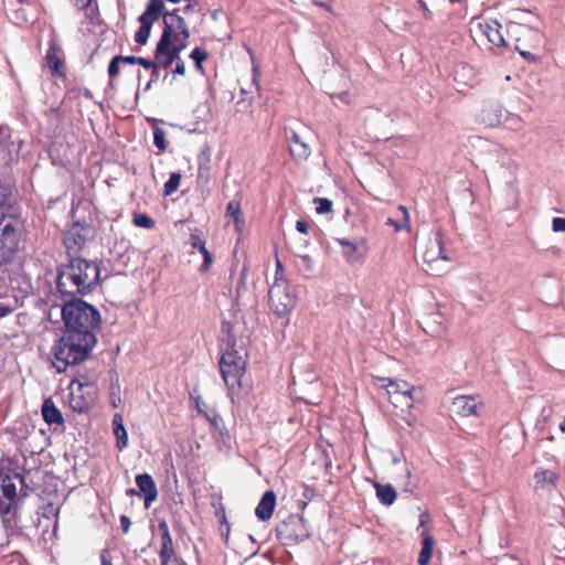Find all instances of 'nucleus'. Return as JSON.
<instances>
[{
    "label": "nucleus",
    "mask_w": 565,
    "mask_h": 565,
    "mask_svg": "<svg viewBox=\"0 0 565 565\" xmlns=\"http://www.w3.org/2000/svg\"><path fill=\"white\" fill-rule=\"evenodd\" d=\"M100 268L97 262L70 256L57 267L56 288L62 296L76 298L87 295L100 284Z\"/></svg>",
    "instance_id": "obj_1"
},
{
    "label": "nucleus",
    "mask_w": 565,
    "mask_h": 565,
    "mask_svg": "<svg viewBox=\"0 0 565 565\" xmlns=\"http://www.w3.org/2000/svg\"><path fill=\"white\" fill-rule=\"evenodd\" d=\"M97 343L96 333L63 330L62 337L52 347L54 366L58 373L70 365L86 361Z\"/></svg>",
    "instance_id": "obj_2"
},
{
    "label": "nucleus",
    "mask_w": 565,
    "mask_h": 565,
    "mask_svg": "<svg viewBox=\"0 0 565 565\" xmlns=\"http://www.w3.org/2000/svg\"><path fill=\"white\" fill-rule=\"evenodd\" d=\"M247 356L244 343L237 344L236 339L228 333L226 347L220 360V370L232 399H234V396L238 394L242 387V377L246 370Z\"/></svg>",
    "instance_id": "obj_3"
},
{
    "label": "nucleus",
    "mask_w": 565,
    "mask_h": 565,
    "mask_svg": "<svg viewBox=\"0 0 565 565\" xmlns=\"http://www.w3.org/2000/svg\"><path fill=\"white\" fill-rule=\"evenodd\" d=\"M180 9H173V13L164 17L162 34L157 42L158 54L162 55L170 67L173 61L179 60L181 52L188 46L190 30Z\"/></svg>",
    "instance_id": "obj_4"
},
{
    "label": "nucleus",
    "mask_w": 565,
    "mask_h": 565,
    "mask_svg": "<svg viewBox=\"0 0 565 565\" xmlns=\"http://www.w3.org/2000/svg\"><path fill=\"white\" fill-rule=\"evenodd\" d=\"M30 487L23 475L12 470L0 469V518H17L23 500L30 494Z\"/></svg>",
    "instance_id": "obj_5"
},
{
    "label": "nucleus",
    "mask_w": 565,
    "mask_h": 565,
    "mask_svg": "<svg viewBox=\"0 0 565 565\" xmlns=\"http://www.w3.org/2000/svg\"><path fill=\"white\" fill-rule=\"evenodd\" d=\"M25 235V222L11 204L0 220V267L11 264L18 255Z\"/></svg>",
    "instance_id": "obj_6"
},
{
    "label": "nucleus",
    "mask_w": 565,
    "mask_h": 565,
    "mask_svg": "<svg viewBox=\"0 0 565 565\" xmlns=\"http://www.w3.org/2000/svg\"><path fill=\"white\" fill-rule=\"evenodd\" d=\"M64 329L95 333L100 326V313L92 305L78 298H72L62 307Z\"/></svg>",
    "instance_id": "obj_7"
},
{
    "label": "nucleus",
    "mask_w": 565,
    "mask_h": 565,
    "mask_svg": "<svg viewBox=\"0 0 565 565\" xmlns=\"http://www.w3.org/2000/svg\"><path fill=\"white\" fill-rule=\"evenodd\" d=\"M269 307L278 317H286L296 306V296L285 277H276L268 291Z\"/></svg>",
    "instance_id": "obj_8"
},
{
    "label": "nucleus",
    "mask_w": 565,
    "mask_h": 565,
    "mask_svg": "<svg viewBox=\"0 0 565 565\" xmlns=\"http://www.w3.org/2000/svg\"><path fill=\"white\" fill-rule=\"evenodd\" d=\"M172 13L173 10H166L163 0H149L146 10L138 18L140 26L135 34V42L140 45L147 44L153 23L160 18L164 20V17L168 18Z\"/></svg>",
    "instance_id": "obj_9"
},
{
    "label": "nucleus",
    "mask_w": 565,
    "mask_h": 565,
    "mask_svg": "<svg viewBox=\"0 0 565 565\" xmlns=\"http://www.w3.org/2000/svg\"><path fill=\"white\" fill-rule=\"evenodd\" d=\"M70 406L77 413L88 412L96 399L97 386L87 379L73 380L71 383Z\"/></svg>",
    "instance_id": "obj_10"
},
{
    "label": "nucleus",
    "mask_w": 565,
    "mask_h": 565,
    "mask_svg": "<svg viewBox=\"0 0 565 565\" xmlns=\"http://www.w3.org/2000/svg\"><path fill=\"white\" fill-rule=\"evenodd\" d=\"M276 536L286 545L303 542L310 536L307 521L299 515H290L276 529Z\"/></svg>",
    "instance_id": "obj_11"
},
{
    "label": "nucleus",
    "mask_w": 565,
    "mask_h": 565,
    "mask_svg": "<svg viewBox=\"0 0 565 565\" xmlns=\"http://www.w3.org/2000/svg\"><path fill=\"white\" fill-rule=\"evenodd\" d=\"M377 382L380 383L381 387L386 388L392 403L401 402V398H404L405 405L407 407L412 406V403L414 402V385L403 380L397 381L388 377H377Z\"/></svg>",
    "instance_id": "obj_12"
},
{
    "label": "nucleus",
    "mask_w": 565,
    "mask_h": 565,
    "mask_svg": "<svg viewBox=\"0 0 565 565\" xmlns=\"http://www.w3.org/2000/svg\"><path fill=\"white\" fill-rule=\"evenodd\" d=\"M482 406L473 395H459L452 399L451 412L461 417L477 416Z\"/></svg>",
    "instance_id": "obj_13"
},
{
    "label": "nucleus",
    "mask_w": 565,
    "mask_h": 565,
    "mask_svg": "<svg viewBox=\"0 0 565 565\" xmlns=\"http://www.w3.org/2000/svg\"><path fill=\"white\" fill-rule=\"evenodd\" d=\"M439 259L449 260V256L444 247L443 234L437 231L424 252V260L431 267Z\"/></svg>",
    "instance_id": "obj_14"
},
{
    "label": "nucleus",
    "mask_w": 565,
    "mask_h": 565,
    "mask_svg": "<svg viewBox=\"0 0 565 565\" xmlns=\"http://www.w3.org/2000/svg\"><path fill=\"white\" fill-rule=\"evenodd\" d=\"M83 227L78 224H74L64 235L63 243L66 248L67 257L73 256L72 254L79 252L86 243L88 233H83Z\"/></svg>",
    "instance_id": "obj_15"
},
{
    "label": "nucleus",
    "mask_w": 565,
    "mask_h": 565,
    "mask_svg": "<svg viewBox=\"0 0 565 565\" xmlns=\"http://www.w3.org/2000/svg\"><path fill=\"white\" fill-rule=\"evenodd\" d=\"M335 241L341 246L342 255L347 263L353 265L363 260L366 252L363 241L360 244L348 238H337Z\"/></svg>",
    "instance_id": "obj_16"
},
{
    "label": "nucleus",
    "mask_w": 565,
    "mask_h": 565,
    "mask_svg": "<svg viewBox=\"0 0 565 565\" xmlns=\"http://www.w3.org/2000/svg\"><path fill=\"white\" fill-rule=\"evenodd\" d=\"M158 529L161 535V548L159 552L161 565H168L174 556L173 541L170 535L169 525L166 520H160Z\"/></svg>",
    "instance_id": "obj_17"
},
{
    "label": "nucleus",
    "mask_w": 565,
    "mask_h": 565,
    "mask_svg": "<svg viewBox=\"0 0 565 565\" xmlns=\"http://www.w3.org/2000/svg\"><path fill=\"white\" fill-rule=\"evenodd\" d=\"M503 107L498 102L486 103L480 111L479 119L488 127H495L501 124Z\"/></svg>",
    "instance_id": "obj_18"
},
{
    "label": "nucleus",
    "mask_w": 565,
    "mask_h": 565,
    "mask_svg": "<svg viewBox=\"0 0 565 565\" xmlns=\"http://www.w3.org/2000/svg\"><path fill=\"white\" fill-rule=\"evenodd\" d=\"M136 484L139 492L145 494V508L148 509L158 497L156 482L149 473H140L136 476Z\"/></svg>",
    "instance_id": "obj_19"
},
{
    "label": "nucleus",
    "mask_w": 565,
    "mask_h": 565,
    "mask_svg": "<svg viewBox=\"0 0 565 565\" xmlns=\"http://www.w3.org/2000/svg\"><path fill=\"white\" fill-rule=\"evenodd\" d=\"M276 507V494L273 490L266 491L258 502L255 514L260 521H267L271 518Z\"/></svg>",
    "instance_id": "obj_20"
},
{
    "label": "nucleus",
    "mask_w": 565,
    "mask_h": 565,
    "mask_svg": "<svg viewBox=\"0 0 565 565\" xmlns=\"http://www.w3.org/2000/svg\"><path fill=\"white\" fill-rule=\"evenodd\" d=\"M42 416L49 425H63L64 417L62 412L56 407L55 403L51 398H46L42 405Z\"/></svg>",
    "instance_id": "obj_21"
},
{
    "label": "nucleus",
    "mask_w": 565,
    "mask_h": 565,
    "mask_svg": "<svg viewBox=\"0 0 565 565\" xmlns=\"http://www.w3.org/2000/svg\"><path fill=\"white\" fill-rule=\"evenodd\" d=\"M289 139L290 154L297 160H306L311 153L309 146L300 139L296 131H291Z\"/></svg>",
    "instance_id": "obj_22"
},
{
    "label": "nucleus",
    "mask_w": 565,
    "mask_h": 565,
    "mask_svg": "<svg viewBox=\"0 0 565 565\" xmlns=\"http://www.w3.org/2000/svg\"><path fill=\"white\" fill-rule=\"evenodd\" d=\"M480 26L482 29V33L492 45L497 47L505 46V40L501 33V25L497 21L486 23L484 25L481 24Z\"/></svg>",
    "instance_id": "obj_23"
},
{
    "label": "nucleus",
    "mask_w": 565,
    "mask_h": 565,
    "mask_svg": "<svg viewBox=\"0 0 565 565\" xmlns=\"http://www.w3.org/2000/svg\"><path fill=\"white\" fill-rule=\"evenodd\" d=\"M113 431L116 437V446L119 450L127 447L128 434L124 425L122 415L116 413L113 417Z\"/></svg>",
    "instance_id": "obj_24"
},
{
    "label": "nucleus",
    "mask_w": 565,
    "mask_h": 565,
    "mask_svg": "<svg viewBox=\"0 0 565 565\" xmlns=\"http://www.w3.org/2000/svg\"><path fill=\"white\" fill-rule=\"evenodd\" d=\"M58 49L51 44L46 51L45 60L52 75H64V61L57 55Z\"/></svg>",
    "instance_id": "obj_25"
},
{
    "label": "nucleus",
    "mask_w": 565,
    "mask_h": 565,
    "mask_svg": "<svg viewBox=\"0 0 565 565\" xmlns=\"http://www.w3.org/2000/svg\"><path fill=\"white\" fill-rule=\"evenodd\" d=\"M423 541H422V550L418 555V564L427 565L433 555L434 547V537L428 533L427 530L422 532Z\"/></svg>",
    "instance_id": "obj_26"
},
{
    "label": "nucleus",
    "mask_w": 565,
    "mask_h": 565,
    "mask_svg": "<svg viewBox=\"0 0 565 565\" xmlns=\"http://www.w3.org/2000/svg\"><path fill=\"white\" fill-rule=\"evenodd\" d=\"M374 487L376 489V497L383 505L390 507L395 502L397 494L393 486L375 482Z\"/></svg>",
    "instance_id": "obj_27"
},
{
    "label": "nucleus",
    "mask_w": 565,
    "mask_h": 565,
    "mask_svg": "<svg viewBox=\"0 0 565 565\" xmlns=\"http://www.w3.org/2000/svg\"><path fill=\"white\" fill-rule=\"evenodd\" d=\"M558 479V475L553 470L543 469L536 471L534 475V481L536 488H546L550 486H555Z\"/></svg>",
    "instance_id": "obj_28"
},
{
    "label": "nucleus",
    "mask_w": 565,
    "mask_h": 565,
    "mask_svg": "<svg viewBox=\"0 0 565 565\" xmlns=\"http://www.w3.org/2000/svg\"><path fill=\"white\" fill-rule=\"evenodd\" d=\"M159 52V46L158 44L156 45V49H154V56H153V60L151 58H146V57H139L138 56V62L137 64L142 66L143 68L146 70H151V68H168V64L164 60V57L160 54H158Z\"/></svg>",
    "instance_id": "obj_29"
},
{
    "label": "nucleus",
    "mask_w": 565,
    "mask_h": 565,
    "mask_svg": "<svg viewBox=\"0 0 565 565\" xmlns=\"http://www.w3.org/2000/svg\"><path fill=\"white\" fill-rule=\"evenodd\" d=\"M12 201V186L8 182L0 181V220L7 211H10Z\"/></svg>",
    "instance_id": "obj_30"
},
{
    "label": "nucleus",
    "mask_w": 565,
    "mask_h": 565,
    "mask_svg": "<svg viewBox=\"0 0 565 565\" xmlns=\"http://www.w3.org/2000/svg\"><path fill=\"white\" fill-rule=\"evenodd\" d=\"M226 216L233 218L237 226L243 224L244 220L241 210V203L238 201L232 200L228 202L226 206Z\"/></svg>",
    "instance_id": "obj_31"
},
{
    "label": "nucleus",
    "mask_w": 565,
    "mask_h": 565,
    "mask_svg": "<svg viewBox=\"0 0 565 565\" xmlns=\"http://www.w3.org/2000/svg\"><path fill=\"white\" fill-rule=\"evenodd\" d=\"M190 57L193 60L196 71L203 74L204 68L202 64L209 58V53L200 47H194L190 53Z\"/></svg>",
    "instance_id": "obj_32"
},
{
    "label": "nucleus",
    "mask_w": 565,
    "mask_h": 565,
    "mask_svg": "<svg viewBox=\"0 0 565 565\" xmlns=\"http://www.w3.org/2000/svg\"><path fill=\"white\" fill-rule=\"evenodd\" d=\"M181 182V174L179 172H172L168 179V181L164 183L163 186V195L169 196L172 193H174Z\"/></svg>",
    "instance_id": "obj_33"
},
{
    "label": "nucleus",
    "mask_w": 565,
    "mask_h": 565,
    "mask_svg": "<svg viewBox=\"0 0 565 565\" xmlns=\"http://www.w3.org/2000/svg\"><path fill=\"white\" fill-rule=\"evenodd\" d=\"M216 515L220 518L221 521L222 537L225 541V543H227L230 536V524L226 520L225 509L222 504H220V508L216 510Z\"/></svg>",
    "instance_id": "obj_34"
},
{
    "label": "nucleus",
    "mask_w": 565,
    "mask_h": 565,
    "mask_svg": "<svg viewBox=\"0 0 565 565\" xmlns=\"http://www.w3.org/2000/svg\"><path fill=\"white\" fill-rule=\"evenodd\" d=\"M134 225L142 228H153L154 220L147 214H135L132 220Z\"/></svg>",
    "instance_id": "obj_35"
},
{
    "label": "nucleus",
    "mask_w": 565,
    "mask_h": 565,
    "mask_svg": "<svg viewBox=\"0 0 565 565\" xmlns=\"http://www.w3.org/2000/svg\"><path fill=\"white\" fill-rule=\"evenodd\" d=\"M190 244L193 248H196L200 253H204L207 250L205 247V238L202 236V234L195 230L190 235Z\"/></svg>",
    "instance_id": "obj_36"
},
{
    "label": "nucleus",
    "mask_w": 565,
    "mask_h": 565,
    "mask_svg": "<svg viewBox=\"0 0 565 565\" xmlns=\"http://www.w3.org/2000/svg\"><path fill=\"white\" fill-rule=\"evenodd\" d=\"M153 143L160 151H166V131L160 127H154L153 129Z\"/></svg>",
    "instance_id": "obj_37"
},
{
    "label": "nucleus",
    "mask_w": 565,
    "mask_h": 565,
    "mask_svg": "<svg viewBox=\"0 0 565 565\" xmlns=\"http://www.w3.org/2000/svg\"><path fill=\"white\" fill-rule=\"evenodd\" d=\"M316 211L318 214H326L332 211V201L326 198H315Z\"/></svg>",
    "instance_id": "obj_38"
},
{
    "label": "nucleus",
    "mask_w": 565,
    "mask_h": 565,
    "mask_svg": "<svg viewBox=\"0 0 565 565\" xmlns=\"http://www.w3.org/2000/svg\"><path fill=\"white\" fill-rule=\"evenodd\" d=\"M505 124L512 131H519L523 128V119L519 115L509 114L505 118Z\"/></svg>",
    "instance_id": "obj_39"
},
{
    "label": "nucleus",
    "mask_w": 565,
    "mask_h": 565,
    "mask_svg": "<svg viewBox=\"0 0 565 565\" xmlns=\"http://www.w3.org/2000/svg\"><path fill=\"white\" fill-rule=\"evenodd\" d=\"M121 62L119 61V57L117 55L110 60V62L108 64V70H107L108 76L110 79H114L119 75V73H120L119 64Z\"/></svg>",
    "instance_id": "obj_40"
},
{
    "label": "nucleus",
    "mask_w": 565,
    "mask_h": 565,
    "mask_svg": "<svg viewBox=\"0 0 565 565\" xmlns=\"http://www.w3.org/2000/svg\"><path fill=\"white\" fill-rule=\"evenodd\" d=\"M206 418L211 423V425L214 427V429L220 430L221 435H223L224 429V422L221 415H218L216 412H213L212 415L206 414Z\"/></svg>",
    "instance_id": "obj_41"
},
{
    "label": "nucleus",
    "mask_w": 565,
    "mask_h": 565,
    "mask_svg": "<svg viewBox=\"0 0 565 565\" xmlns=\"http://www.w3.org/2000/svg\"><path fill=\"white\" fill-rule=\"evenodd\" d=\"M520 40H516L515 50L520 53L522 57H524L527 62H536L537 56L532 54L530 51H526L522 49V46L519 44Z\"/></svg>",
    "instance_id": "obj_42"
},
{
    "label": "nucleus",
    "mask_w": 565,
    "mask_h": 565,
    "mask_svg": "<svg viewBox=\"0 0 565 565\" xmlns=\"http://www.w3.org/2000/svg\"><path fill=\"white\" fill-rule=\"evenodd\" d=\"M11 137V129L7 125L0 126V146H3L8 142Z\"/></svg>",
    "instance_id": "obj_43"
},
{
    "label": "nucleus",
    "mask_w": 565,
    "mask_h": 565,
    "mask_svg": "<svg viewBox=\"0 0 565 565\" xmlns=\"http://www.w3.org/2000/svg\"><path fill=\"white\" fill-rule=\"evenodd\" d=\"M203 256V264L200 267L201 271H206L211 265L213 264V256L209 250H205L204 253H201Z\"/></svg>",
    "instance_id": "obj_44"
},
{
    "label": "nucleus",
    "mask_w": 565,
    "mask_h": 565,
    "mask_svg": "<svg viewBox=\"0 0 565 565\" xmlns=\"http://www.w3.org/2000/svg\"><path fill=\"white\" fill-rule=\"evenodd\" d=\"M552 228L554 232H565V217H554Z\"/></svg>",
    "instance_id": "obj_45"
},
{
    "label": "nucleus",
    "mask_w": 565,
    "mask_h": 565,
    "mask_svg": "<svg viewBox=\"0 0 565 565\" xmlns=\"http://www.w3.org/2000/svg\"><path fill=\"white\" fill-rule=\"evenodd\" d=\"M175 64L174 70L172 71L173 76L175 75H184L185 74V64L181 57L179 60L173 61Z\"/></svg>",
    "instance_id": "obj_46"
},
{
    "label": "nucleus",
    "mask_w": 565,
    "mask_h": 565,
    "mask_svg": "<svg viewBox=\"0 0 565 565\" xmlns=\"http://www.w3.org/2000/svg\"><path fill=\"white\" fill-rule=\"evenodd\" d=\"M417 4L419 10H422L423 15L426 20L433 19V12L429 10L427 3L424 0H417Z\"/></svg>",
    "instance_id": "obj_47"
},
{
    "label": "nucleus",
    "mask_w": 565,
    "mask_h": 565,
    "mask_svg": "<svg viewBox=\"0 0 565 565\" xmlns=\"http://www.w3.org/2000/svg\"><path fill=\"white\" fill-rule=\"evenodd\" d=\"M309 223L303 220H299L296 222V230L301 234H308L309 232Z\"/></svg>",
    "instance_id": "obj_48"
},
{
    "label": "nucleus",
    "mask_w": 565,
    "mask_h": 565,
    "mask_svg": "<svg viewBox=\"0 0 565 565\" xmlns=\"http://www.w3.org/2000/svg\"><path fill=\"white\" fill-rule=\"evenodd\" d=\"M13 311V307L6 302H0V318L9 316Z\"/></svg>",
    "instance_id": "obj_49"
},
{
    "label": "nucleus",
    "mask_w": 565,
    "mask_h": 565,
    "mask_svg": "<svg viewBox=\"0 0 565 565\" xmlns=\"http://www.w3.org/2000/svg\"><path fill=\"white\" fill-rule=\"evenodd\" d=\"M119 57V61L121 63H126V64H130V65H135L137 64L138 62V56H134V55H117Z\"/></svg>",
    "instance_id": "obj_50"
},
{
    "label": "nucleus",
    "mask_w": 565,
    "mask_h": 565,
    "mask_svg": "<svg viewBox=\"0 0 565 565\" xmlns=\"http://www.w3.org/2000/svg\"><path fill=\"white\" fill-rule=\"evenodd\" d=\"M120 525H121L122 532L128 533L130 525H131V521H130L129 516H127L125 514L121 515L120 516Z\"/></svg>",
    "instance_id": "obj_51"
},
{
    "label": "nucleus",
    "mask_w": 565,
    "mask_h": 565,
    "mask_svg": "<svg viewBox=\"0 0 565 565\" xmlns=\"http://www.w3.org/2000/svg\"><path fill=\"white\" fill-rule=\"evenodd\" d=\"M300 259L306 270L312 269V258L309 255H301Z\"/></svg>",
    "instance_id": "obj_52"
},
{
    "label": "nucleus",
    "mask_w": 565,
    "mask_h": 565,
    "mask_svg": "<svg viewBox=\"0 0 565 565\" xmlns=\"http://www.w3.org/2000/svg\"><path fill=\"white\" fill-rule=\"evenodd\" d=\"M199 1L189 2L183 9L182 12L184 14H189L195 10H198Z\"/></svg>",
    "instance_id": "obj_53"
},
{
    "label": "nucleus",
    "mask_w": 565,
    "mask_h": 565,
    "mask_svg": "<svg viewBox=\"0 0 565 565\" xmlns=\"http://www.w3.org/2000/svg\"><path fill=\"white\" fill-rule=\"evenodd\" d=\"M51 514L55 516L58 514V508H55L52 503L46 505L44 516L49 518Z\"/></svg>",
    "instance_id": "obj_54"
},
{
    "label": "nucleus",
    "mask_w": 565,
    "mask_h": 565,
    "mask_svg": "<svg viewBox=\"0 0 565 565\" xmlns=\"http://www.w3.org/2000/svg\"><path fill=\"white\" fill-rule=\"evenodd\" d=\"M102 565H113L109 553L107 551H103L100 555Z\"/></svg>",
    "instance_id": "obj_55"
},
{
    "label": "nucleus",
    "mask_w": 565,
    "mask_h": 565,
    "mask_svg": "<svg viewBox=\"0 0 565 565\" xmlns=\"http://www.w3.org/2000/svg\"><path fill=\"white\" fill-rule=\"evenodd\" d=\"M276 277H284V268H282V264L280 263L279 259H277V262H276L275 278Z\"/></svg>",
    "instance_id": "obj_56"
},
{
    "label": "nucleus",
    "mask_w": 565,
    "mask_h": 565,
    "mask_svg": "<svg viewBox=\"0 0 565 565\" xmlns=\"http://www.w3.org/2000/svg\"><path fill=\"white\" fill-rule=\"evenodd\" d=\"M159 70L160 68H151L150 79L152 83H156L159 79Z\"/></svg>",
    "instance_id": "obj_57"
},
{
    "label": "nucleus",
    "mask_w": 565,
    "mask_h": 565,
    "mask_svg": "<svg viewBox=\"0 0 565 565\" xmlns=\"http://www.w3.org/2000/svg\"><path fill=\"white\" fill-rule=\"evenodd\" d=\"M386 223L388 225L394 226L397 232H399L403 228V225L401 223H398V222H396V221H394L392 218H388Z\"/></svg>",
    "instance_id": "obj_58"
},
{
    "label": "nucleus",
    "mask_w": 565,
    "mask_h": 565,
    "mask_svg": "<svg viewBox=\"0 0 565 565\" xmlns=\"http://www.w3.org/2000/svg\"><path fill=\"white\" fill-rule=\"evenodd\" d=\"M525 33H526V36H529V38H537V36H540L539 32L535 31V30H532V29H526Z\"/></svg>",
    "instance_id": "obj_59"
},
{
    "label": "nucleus",
    "mask_w": 565,
    "mask_h": 565,
    "mask_svg": "<svg viewBox=\"0 0 565 565\" xmlns=\"http://www.w3.org/2000/svg\"><path fill=\"white\" fill-rule=\"evenodd\" d=\"M77 4L81 6L82 9H86L90 4V0H76Z\"/></svg>",
    "instance_id": "obj_60"
},
{
    "label": "nucleus",
    "mask_w": 565,
    "mask_h": 565,
    "mask_svg": "<svg viewBox=\"0 0 565 565\" xmlns=\"http://www.w3.org/2000/svg\"><path fill=\"white\" fill-rule=\"evenodd\" d=\"M126 494L132 497V495H139L141 493L139 491H137L136 489L130 488V489H127Z\"/></svg>",
    "instance_id": "obj_61"
},
{
    "label": "nucleus",
    "mask_w": 565,
    "mask_h": 565,
    "mask_svg": "<svg viewBox=\"0 0 565 565\" xmlns=\"http://www.w3.org/2000/svg\"><path fill=\"white\" fill-rule=\"evenodd\" d=\"M220 13H221V11H220V10H214V11H212V13H211V18H212V20L216 21V20L218 19V14H220Z\"/></svg>",
    "instance_id": "obj_62"
},
{
    "label": "nucleus",
    "mask_w": 565,
    "mask_h": 565,
    "mask_svg": "<svg viewBox=\"0 0 565 565\" xmlns=\"http://www.w3.org/2000/svg\"><path fill=\"white\" fill-rule=\"evenodd\" d=\"M316 4L320 6L321 8H324L328 11H331L330 7L326 2H316Z\"/></svg>",
    "instance_id": "obj_63"
},
{
    "label": "nucleus",
    "mask_w": 565,
    "mask_h": 565,
    "mask_svg": "<svg viewBox=\"0 0 565 565\" xmlns=\"http://www.w3.org/2000/svg\"><path fill=\"white\" fill-rule=\"evenodd\" d=\"M559 430H561L562 433H565V417H564V419L562 420V423L559 424Z\"/></svg>",
    "instance_id": "obj_64"
}]
</instances>
